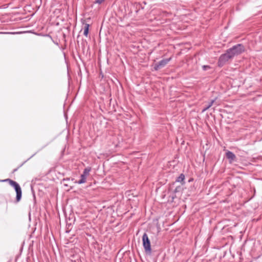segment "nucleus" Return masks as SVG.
Masks as SVG:
<instances>
[{"mask_svg": "<svg viewBox=\"0 0 262 262\" xmlns=\"http://www.w3.org/2000/svg\"><path fill=\"white\" fill-rule=\"evenodd\" d=\"M2 182H8L9 184L13 186L16 192V201L18 202L21 198V189L19 184L15 181H14L11 179H7L4 180H2Z\"/></svg>", "mask_w": 262, "mask_h": 262, "instance_id": "obj_1", "label": "nucleus"}, {"mask_svg": "<svg viewBox=\"0 0 262 262\" xmlns=\"http://www.w3.org/2000/svg\"><path fill=\"white\" fill-rule=\"evenodd\" d=\"M245 50V47L242 44H237L234 46L232 48L228 49L229 52L232 55L233 57L238 55L244 52Z\"/></svg>", "mask_w": 262, "mask_h": 262, "instance_id": "obj_2", "label": "nucleus"}, {"mask_svg": "<svg viewBox=\"0 0 262 262\" xmlns=\"http://www.w3.org/2000/svg\"><path fill=\"white\" fill-rule=\"evenodd\" d=\"M142 242L143 246L145 250V252L147 254H151V248L150 245V242L148 237L147 234L145 233L142 236Z\"/></svg>", "mask_w": 262, "mask_h": 262, "instance_id": "obj_3", "label": "nucleus"}, {"mask_svg": "<svg viewBox=\"0 0 262 262\" xmlns=\"http://www.w3.org/2000/svg\"><path fill=\"white\" fill-rule=\"evenodd\" d=\"M233 58V57L232 56V55L229 52L228 50H227L225 54H222L220 57L218 61L219 66H223L227 62H228L229 60L232 59Z\"/></svg>", "mask_w": 262, "mask_h": 262, "instance_id": "obj_4", "label": "nucleus"}, {"mask_svg": "<svg viewBox=\"0 0 262 262\" xmlns=\"http://www.w3.org/2000/svg\"><path fill=\"white\" fill-rule=\"evenodd\" d=\"M171 58H167V59H164L161 61H160L159 62H158L157 64H155V69L156 70H158L161 68L164 67L165 65H166L168 62L170 60Z\"/></svg>", "mask_w": 262, "mask_h": 262, "instance_id": "obj_5", "label": "nucleus"}, {"mask_svg": "<svg viewBox=\"0 0 262 262\" xmlns=\"http://www.w3.org/2000/svg\"><path fill=\"white\" fill-rule=\"evenodd\" d=\"M226 157L230 160V162L235 160L236 157L235 155L231 151H228L226 152Z\"/></svg>", "mask_w": 262, "mask_h": 262, "instance_id": "obj_6", "label": "nucleus"}, {"mask_svg": "<svg viewBox=\"0 0 262 262\" xmlns=\"http://www.w3.org/2000/svg\"><path fill=\"white\" fill-rule=\"evenodd\" d=\"M90 25L88 24H85L84 27L83 34L84 36H87L89 33Z\"/></svg>", "mask_w": 262, "mask_h": 262, "instance_id": "obj_7", "label": "nucleus"}, {"mask_svg": "<svg viewBox=\"0 0 262 262\" xmlns=\"http://www.w3.org/2000/svg\"><path fill=\"white\" fill-rule=\"evenodd\" d=\"M87 177L86 176H84V174H82L80 176V179L78 182V184H82L86 182Z\"/></svg>", "mask_w": 262, "mask_h": 262, "instance_id": "obj_8", "label": "nucleus"}, {"mask_svg": "<svg viewBox=\"0 0 262 262\" xmlns=\"http://www.w3.org/2000/svg\"><path fill=\"white\" fill-rule=\"evenodd\" d=\"M185 179V176L184 174L181 173L179 177L177 178L176 181L178 182H183Z\"/></svg>", "mask_w": 262, "mask_h": 262, "instance_id": "obj_9", "label": "nucleus"}, {"mask_svg": "<svg viewBox=\"0 0 262 262\" xmlns=\"http://www.w3.org/2000/svg\"><path fill=\"white\" fill-rule=\"evenodd\" d=\"M90 171L91 168H86L84 169L82 174L87 177L89 174V172Z\"/></svg>", "mask_w": 262, "mask_h": 262, "instance_id": "obj_10", "label": "nucleus"}, {"mask_svg": "<svg viewBox=\"0 0 262 262\" xmlns=\"http://www.w3.org/2000/svg\"><path fill=\"white\" fill-rule=\"evenodd\" d=\"M181 186H178L176 188V189L174 190V192L176 193L177 192H180L181 190Z\"/></svg>", "mask_w": 262, "mask_h": 262, "instance_id": "obj_11", "label": "nucleus"}, {"mask_svg": "<svg viewBox=\"0 0 262 262\" xmlns=\"http://www.w3.org/2000/svg\"><path fill=\"white\" fill-rule=\"evenodd\" d=\"M203 70L204 71H206L210 69V67L209 66H203L202 67Z\"/></svg>", "mask_w": 262, "mask_h": 262, "instance_id": "obj_12", "label": "nucleus"}, {"mask_svg": "<svg viewBox=\"0 0 262 262\" xmlns=\"http://www.w3.org/2000/svg\"><path fill=\"white\" fill-rule=\"evenodd\" d=\"M214 101L215 100H212V101H211V102H210L209 104L207 105V108H210L213 105Z\"/></svg>", "mask_w": 262, "mask_h": 262, "instance_id": "obj_13", "label": "nucleus"}, {"mask_svg": "<svg viewBox=\"0 0 262 262\" xmlns=\"http://www.w3.org/2000/svg\"><path fill=\"white\" fill-rule=\"evenodd\" d=\"M104 0H96L95 3H97L99 4H101Z\"/></svg>", "mask_w": 262, "mask_h": 262, "instance_id": "obj_14", "label": "nucleus"}, {"mask_svg": "<svg viewBox=\"0 0 262 262\" xmlns=\"http://www.w3.org/2000/svg\"><path fill=\"white\" fill-rule=\"evenodd\" d=\"M209 108H207V106L203 110V112L207 110Z\"/></svg>", "mask_w": 262, "mask_h": 262, "instance_id": "obj_15", "label": "nucleus"}, {"mask_svg": "<svg viewBox=\"0 0 262 262\" xmlns=\"http://www.w3.org/2000/svg\"><path fill=\"white\" fill-rule=\"evenodd\" d=\"M17 170V168H16V169H14V170H13V172H14L16 171V170Z\"/></svg>", "mask_w": 262, "mask_h": 262, "instance_id": "obj_16", "label": "nucleus"}]
</instances>
